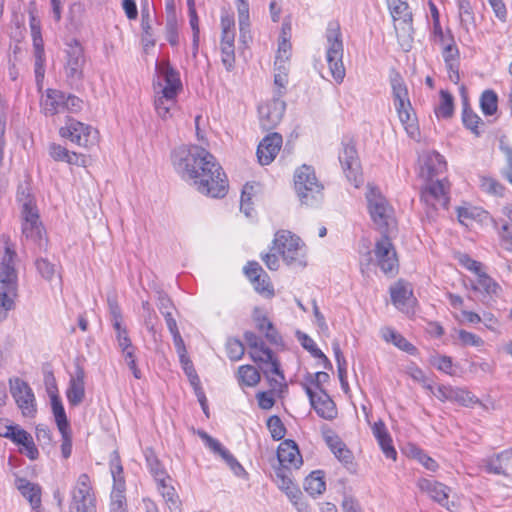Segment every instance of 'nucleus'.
<instances>
[{
    "mask_svg": "<svg viewBox=\"0 0 512 512\" xmlns=\"http://www.w3.org/2000/svg\"><path fill=\"white\" fill-rule=\"evenodd\" d=\"M421 201L426 213L433 217L437 210L448 209L450 201V182L446 179H427L421 189Z\"/></svg>",
    "mask_w": 512,
    "mask_h": 512,
    "instance_id": "10",
    "label": "nucleus"
},
{
    "mask_svg": "<svg viewBox=\"0 0 512 512\" xmlns=\"http://www.w3.org/2000/svg\"><path fill=\"white\" fill-rule=\"evenodd\" d=\"M235 21L233 16H221L220 51L221 61L225 69L230 72L235 67Z\"/></svg>",
    "mask_w": 512,
    "mask_h": 512,
    "instance_id": "14",
    "label": "nucleus"
},
{
    "mask_svg": "<svg viewBox=\"0 0 512 512\" xmlns=\"http://www.w3.org/2000/svg\"><path fill=\"white\" fill-rule=\"evenodd\" d=\"M32 38H33V47H34V57H35V78L37 84L40 86L43 82L45 75V53H44V44L41 36L40 28L34 24H31Z\"/></svg>",
    "mask_w": 512,
    "mask_h": 512,
    "instance_id": "27",
    "label": "nucleus"
},
{
    "mask_svg": "<svg viewBox=\"0 0 512 512\" xmlns=\"http://www.w3.org/2000/svg\"><path fill=\"white\" fill-rule=\"evenodd\" d=\"M326 42V61L331 76L337 84H341L344 81L346 70L343 64L342 33L337 22L329 23L326 30Z\"/></svg>",
    "mask_w": 512,
    "mask_h": 512,
    "instance_id": "8",
    "label": "nucleus"
},
{
    "mask_svg": "<svg viewBox=\"0 0 512 512\" xmlns=\"http://www.w3.org/2000/svg\"><path fill=\"white\" fill-rule=\"evenodd\" d=\"M267 427L270 431L271 437L274 440L278 441L284 438L286 434V428L279 416H270L267 420Z\"/></svg>",
    "mask_w": 512,
    "mask_h": 512,
    "instance_id": "50",
    "label": "nucleus"
},
{
    "mask_svg": "<svg viewBox=\"0 0 512 512\" xmlns=\"http://www.w3.org/2000/svg\"><path fill=\"white\" fill-rule=\"evenodd\" d=\"M244 271L250 281H254L255 279L259 278L262 274L266 273L260 266V264L256 261L248 262V264L244 268Z\"/></svg>",
    "mask_w": 512,
    "mask_h": 512,
    "instance_id": "64",
    "label": "nucleus"
},
{
    "mask_svg": "<svg viewBox=\"0 0 512 512\" xmlns=\"http://www.w3.org/2000/svg\"><path fill=\"white\" fill-rule=\"evenodd\" d=\"M476 277V283L472 286L475 291L487 295L497 294L500 289L499 285L485 271H482Z\"/></svg>",
    "mask_w": 512,
    "mask_h": 512,
    "instance_id": "41",
    "label": "nucleus"
},
{
    "mask_svg": "<svg viewBox=\"0 0 512 512\" xmlns=\"http://www.w3.org/2000/svg\"><path fill=\"white\" fill-rule=\"evenodd\" d=\"M237 380L240 386L254 387L260 380V372L252 365H241L237 370Z\"/></svg>",
    "mask_w": 512,
    "mask_h": 512,
    "instance_id": "37",
    "label": "nucleus"
},
{
    "mask_svg": "<svg viewBox=\"0 0 512 512\" xmlns=\"http://www.w3.org/2000/svg\"><path fill=\"white\" fill-rule=\"evenodd\" d=\"M10 392L22 415L34 417L37 412L36 399L29 384L20 378L10 380Z\"/></svg>",
    "mask_w": 512,
    "mask_h": 512,
    "instance_id": "16",
    "label": "nucleus"
},
{
    "mask_svg": "<svg viewBox=\"0 0 512 512\" xmlns=\"http://www.w3.org/2000/svg\"><path fill=\"white\" fill-rule=\"evenodd\" d=\"M66 62L64 71L70 82H78L83 78V68L85 64L84 50L80 43L74 40L68 44L65 51Z\"/></svg>",
    "mask_w": 512,
    "mask_h": 512,
    "instance_id": "18",
    "label": "nucleus"
},
{
    "mask_svg": "<svg viewBox=\"0 0 512 512\" xmlns=\"http://www.w3.org/2000/svg\"><path fill=\"white\" fill-rule=\"evenodd\" d=\"M382 233V236L376 240L373 254L377 266L386 275H395L398 272L399 262L395 247L388 236Z\"/></svg>",
    "mask_w": 512,
    "mask_h": 512,
    "instance_id": "13",
    "label": "nucleus"
},
{
    "mask_svg": "<svg viewBox=\"0 0 512 512\" xmlns=\"http://www.w3.org/2000/svg\"><path fill=\"white\" fill-rule=\"evenodd\" d=\"M286 104L280 98L274 97L271 101L258 107L259 122L263 130L274 129L282 120Z\"/></svg>",
    "mask_w": 512,
    "mask_h": 512,
    "instance_id": "20",
    "label": "nucleus"
},
{
    "mask_svg": "<svg viewBox=\"0 0 512 512\" xmlns=\"http://www.w3.org/2000/svg\"><path fill=\"white\" fill-rule=\"evenodd\" d=\"M381 337L386 342L393 343L397 348L400 350L407 352L411 355H414L417 351L416 347L410 343L404 336H402L400 333H398L396 330H394L391 327H383L380 330Z\"/></svg>",
    "mask_w": 512,
    "mask_h": 512,
    "instance_id": "35",
    "label": "nucleus"
},
{
    "mask_svg": "<svg viewBox=\"0 0 512 512\" xmlns=\"http://www.w3.org/2000/svg\"><path fill=\"white\" fill-rule=\"evenodd\" d=\"M109 466L114 484L119 485L120 487L121 485H124L125 479L123 475V466L121 463L119 453L117 451H113L111 453L109 459Z\"/></svg>",
    "mask_w": 512,
    "mask_h": 512,
    "instance_id": "46",
    "label": "nucleus"
},
{
    "mask_svg": "<svg viewBox=\"0 0 512 512\" xmlns=\"http://www.w3.org/2000/svg\"><path fill=\"white\" fill-rule=\"evenodd\" d=\"M460 263L469 271L473 272L476 276L479 273L484 271L483 264L479 261H476L470 258L468 255L464 254L459 258Z\"/></svg>",
    "mask_w": 512,
    "mask_h": 512,
    "instance_id": "60",
    "label": "nucleus"
},
{
    "mask_svg": "<svg viewBox=\"0 0 512 512\" xmlns=\"http://www.w3.org/2000/svg\"><path fill=\"white\" fill-rule=\"evenodd\" d=\"M158 490L160 491L167 508L171 511L177 510L180 507V499L174 487L166 483V478H161L157 481Z\"/></svg>",
    "mask_w": 512,
    "mask_h": 512,
    "instance_id": "39",
    "label": "nucleus"
},
{
    "mask_svg": "<svg viewBox=\"0 0 512 512\" xmlns=\"http://www.w3.org/2000/svg\"><path fill=\"white\" fill-rule=\"evenodd\" d=\"M156 73L154 106L158 116L167 120L177 106V97L183 86L179 72L168 61L157 63Z\"/></svg>",
    "mask_w": 512,
    "mask_h": 512,
    "instance_id": "3",
    "label": "nucleus"
},
{
    "mask_svg": "<svg viewBox=\"0 0 512 512\" xmlns=\"http://www.w3.org/2000/svg\"><path fill=\"white\" fill-rule=\"evenodd\" d=\"M454 110L453 96L445 90L440 91V103L435 108V114L438 118H449Z\"/></svg>",
    "mask_w": 512,
    "mask_h": 512,
    "instance_id": "43",
    "label": "nucleus"
},
{
    "mask_svg": "<svg viewBox=\"0 0 512 512\" xmlns=\"http://www.w3.org/2000/svg\"><path fill=\"white\" fill-rule=\"evenodd\" d=\"M480 107L486 116L494 115L498 108V96L493 90H485L480 97Z\"/></svg>",
    "mask_w": 512,
    "mask_h": 512,
    "instance_id": "44",
    "label": "nucleus"
},
{
    "mask_svg": "<svg viewBox=\"0 0 512 512\" xmlns=\"http://www.w3.org/2000/svg\"><path fill=\"white\" fill-rule=\"evenodd\" d=\"M326 488L325 481L321 471H313L305 478L304 489L310 495H319Z\"/></svg>",
    "mask_w": 512,
    "mask_h": 512,
    "instance_id": "40",
    "label": "nucleus"
},
{
    "mask_svg": "<svg viewBox=\"0 0 512 512\" xmlns=\"http://www.w3.org/2000/svg\"><path fill=\"white\" fill-rule=\"evenodd\" d=\"M221 458L227 463L230 469L236 476H243L246 474L243 466L237 461V459L229 452V450L222 451Z\"/></svg>",
    "mask_w": 512,
    "mask_h": 512,
    "instance_id": "57",
    "label": "nucleus"
},
{
    "mask_svg": "<svg viewBox=\"0 0 512 512\" xmlns=\"http://www.w3.org/2000/svg\"><path fill=\"white\" fill-rule=\"evenodd\" d=\"M409 375L415 381L422 383L423 387L426 390L430 391L434 395V393L436 392V388L434 387V385H432L431 383L427 382L425 374H424V372L420 368H418V367L410 368Z\"/></svg>",
    "mask_w": 512,
    "mask_h": 512,
    "instance_id": "59",
    "label": "nucleus"
},
{
    "mask_svg": "<svg viewBox=\"0 0 512 512\" xmlns=\"http://www.w3.org/2000/svg\"><path fill=\"white\" fill-rule=\"evenodd\" d=\"M391 87L394 100V106L397 111L400 122L405 131L411 138L419 136V129L416 124V118L409 100L407 87L402 77L396 73L391 77Z\"/></svg>",
    "mask_w": 512,
    "mask_h": 512,
    "instance_id": "6",
    "label": "nucleus"
},
{
    "mask_svg": "<svg viewBox=\"0 0 512 512\" xmlns=\"http://www.w3.org/2000/svg\"><path fill=\"white\" fill-rule=\"evenodd\" d=\"M226 351L230 360L238 361L243 357L245 347L239 339L230 338L226 343Z\"/></svg>",
    "mask_w": 512,
    "mask_h": 512,
    "instance_id": "52",
    "label": "nucleus"
},
{
    "mask_svg": "<svg viewBox=\"0 0 512 512\" xmlns=\"http://www.w3.org/2000/svg\"><path fill=\"white\" fill-rule=\"evenodd\" d=\"M458 338L464 346L480 347L484 344V341L481 337L466 330H459Z\"/></svg>",
    "mask_w": 512,
    "mask_h": 512,
    "instance_id": "54",
    "label": "nucleus"
},
{
    "mask_svg": "<svg viewBox=\"0 0 512 512\" xmlns=\"http://www.w3.org/2000/svg\"><path fill=\"white\" fill-rule=\"evenodd\" d=\"M96 510V498L88 474L79 475L72 490L70 512H92Z\"/></svg>",
    "mask_w": 512,
    "mask_h": 512,
    "instance_id": "12",
    "label": "nucleus"
},
{
    "mask_svg": "<svg viewBox=\"0 0 512 512\" xmlns=\"http://www.w3.org/2000/svg\"><path fill=\"white\" fill-rule=\"evenodd\" d=\"M390 295L392 303L401 311L408 313L412 307L415 299L413 298V291L409 284L399 280L390 288Z\"/></svg>",
    "mask_w": 512,
    "mask_h": 512,
    "instance_id": "25",
    "label": "nucleus"
},
{
    "mask_svg": "<svg viewBox=\"0 0 512 512\" xmlns=\"http://www.w3.org/2000/svg\"><path fill=\"white\" fill-rule=\"evenodd\" d=\"M271 249L282 256L287 266L303 268L307 264L305 244L290 231H278L275 234Z\"/></svg>",
    "mask_w": 512,
    "mask_h": 512,
    "instance_id": "7",
    "label": "nucleus"
},
{
    "mask_svg": "<svg viewBox=\"0 0 512 512\" xmlns=\"http://www.w3.org/2000/svg\"><path fill=\"white\" fill-rule=\"evenodd\" d=\"M299 340L301 341L302 346L308 350L311 355L315 358H319L323 362V366L326 369L331 370L333 368L330 360L326 357V355L317 347L315 341L306 334H302L299 336Z\"/></svg>",
    "mask_w": 512,
    "mask_h": 512,
    "instance_id": "42",
    "label": "nucleus"
},
{
    "mask_svg": "<svg viewBox=\"0 0 512 512\" xmlns=\"http://www.w3.org/2000/svg\"><path fill=\"white\" fill-rule=\"evenodd\" d=\"M22 234L37 244L40 248L46 249L47 240L45 231L39 220V214L32 199L28 198L22 204Z\"/></svg>",
    "mask_w": 512,
    "mask_h": 512,
    "instance_id": "11",
    "label": "nucleus"
},
{
    "mask_svg": "<svg viewBox=\"0 0 512 512\" xmlns=\"http://www.w3.org/2000/svg\"><path fill=\"white\" fill-rule=\"evenodd\" d=\"M145 458L150 471L155 476L156 481L161 478H166V473L162 469L161 464L152 449L145 450Z\"/></svg>",
    "mask_w": 512,
    "mask_h": 512,
    "instance_id": "49",
    "label": "nucleus"
},
{
    "mask_svg": "<svg viewBox=\"0 0 512 512\" xmlns=\"http://www.w3.org/2000/svg\"><path fill=\"white\" fill-rule=\"evenodd\" d=\"M38 272L46 280H51L55 274V266L50 263L47 259L39 258L35 262Z\"/></svg>",
    "mask_w": 512,
    "mask_h": 512,
    "instance_id": "55",
    "label": "nucleus"
},
{
    "mask_svg": "<svg viewBox=\"0 0 512 512\" xmlns=\"http://www.w3.org/2000/svg\"><path fill=\"white\" fill-rule=\"evenodd\" d=\"M277 458L280 463L279 467L298 469L302 464V456L298 446L293 440H284L277 449Z\"/></svg>",
    "mask_w": 512,
    "mask_h": 512,
    "instance_id": "24",
    "label": "nucleus"
},
{
    "mask_svg": "<svg viewBox=\"0 0 512 512\" xmlns=\"http://www.w3.org/2000/svg\"><path fill=\"white\" fill-rule=\"evenodd\" d=\"M460 91L464 98V108H463V115H462L463 123L466 126V128L470 129L473 133L478 135L480 133L479 125L480 124L482 125L483 122H482L481 118L475 112H473V110L471 108H469L467 106L466 97H465L466 88L464 85H461Z\"/></svg>",
    "mask_w": 512,
    "mask_h": 512,
    "instance_id": "38",
    "label": "nucleus"
},
{
    "mask_svg": "<svg viewBox=\"0 0 512 512\" xmlns=\"http://www.w3.org/2000/svg\"><path fill=\"white\" fill-rule=\"evenodd\" d=\"M1 435L18 445H21L24 441H28V437L30 436L27 431L18 425L5 426V431Z\"/></svg>",
    "mask_w": 512,
    "mask_h": 512,
    "instance_id": "48",
    "label": "nucleus"
},
{
    "mask_svg": "<svg viewBox=\"0 0 512 512\" xmlns=\"http://www.w3.org/2000/svg\"><path fill=\"white\" fill-rule=\"evenodd\" d=\"M244 339L249 349L250 358L258 364L260 370L267 378L270 391L259 392L256 397L258 405L264 410L273 407L275 401L273 392L281 391L286 387L285 376L281 370L280 362L273 351L266 346L263 339L254 332L247 331L244 333Z\"/></svg>",
    "mask_w": 512,
    "mask_h": 512,
    "instance_id": "2",
    "label": "nucleus"
},
{
    "mask_svg": "<svg viewBox=\"0 0 512 512\" xmlns=\"http://www.w3.org/2000/svg\"><path fill=\"white\" fill-rule=\"evenodd\" d=\"M480 188L483 192L494 196H502L504 192L503 185L493 177L481 176Z\"/></svg>",
    "mask_w": 512,
    "mask_h": 512,
    "instance_id": "47",
    "label": "nucleus"
},
{
    "mask_svg": "<svg viewBox=\"0 0 512 512\" xmlns=\"http://www.w3.org/2000/svg\"><path fill=\"white\" fill-rule=\"evenodd\" d=\"M251 282L258 293L266 294L268 296H272L274 294L273 286L267 273L262 274L259 278Z\"/></svg>",
    "mask_w": 512,
    "mask_h": 512,
    "instance_id": "53",
    "label": "nucleus"
},
{
    "mask_svg": "<svg viewBox=\"0 0 512 512\" xmlns=\"http://www.w3.org/2000/svg\"><path fill=\"white\" fill-rule=\"evenodd\" d=\"M275 482L281 490L285 491L290 500L297 505L302 492L292 480L291 469L277 467L275 469Z\"/></svg>",
    "mask_w": 512,
    "mask_h": 512,
    "instance_id": "29",
    "label": "nucleus"
},
{
    "mask_svg": "<svg viewBox=\"0 0 512 512\" xmlns=\"http://www.w3.org/2000/svg\"><path fill=\"white\" fill-rule=\"evenodd\" d=\"M283 139L279 133L273 132L266 135L257 147V158L261 165L270 164L279 153Z\"/></svg>",
    "mask_w": 512,
    "mask_h": 512,
    "instance_id": "21",
    "label": "nucleus"
},
{
    "mask_svg": "<svg viewBox=\"0 0 512 512\" xmlns=\"http://www.w3.org/2000/svg\"><path fill=\"white\" fill-rule=\"evenodd\" d=\"M421 173L427 179H434L436 176L446 171V161L442 155L436 151L425 153L422 158Z\"/></svg>",
    "mask_w": 512,
    "mask_h": 512,
    "instance_id": "30",
    "label": "nucleus"
},
{
    "mask_svg": "<svg viewBox=\"0 0 512 512\" xmlns=\"http://www.w3.org/2000/svg\"><path fill=\"white\" fill-rule=\"evenodd\" d=\"M339 161L347 179L358 187L362 182L360 173V161L355 145L351 142H343L339 152Z\"/></svg>",
    "mask_w": 512,
    "mask_h": 512,
    "instance_id": "17",
    "label": "nucleus"
},
{
    "mask_svg": "<svg viewBox=\"0 0 512 512\" xmlns=\"http://www.w3.org/2000/svg\"><path fill=\"white\" fill-rule=\"evenodd\" d=\"M4 254L0 262V321L7 318L8 311L14 309L17 296L16 270L17 253L8 237H3Z\"/></svg>",
    "mask_w": 512,
    "mask_h": 512,
    "instance_id": "4",
    "label": "nucleus"
},
{
    "mask_svg": "<svg viewBox=\"0 0 512 512\" xmlns=\"http://www.w3.org/2000/svg\"><path fill=\"white\" fill-rule=\"evenodd\" d=\"M125 484L119 485L114 484L111 492V511L117 512L123 510L126 504V498L124 495Z\"/></svg>",
    "mask_w": 512,
    "mask_h": 512,
    "instance_id": "51",
    "label": "nucleus"
},
{
    "mask_svg": "<svg viewBox=\"0 0 512 512\" xmlns=\"http://www.w3.org/2000/svg\"><path fill=\"white\" fill-rule=\"evenodd\" d=\"M372 432L384 455L389 459L396 460L397 452L392 444L391 436L384 422L381 420L375 422L372 426Z\"/></svg>",
    "mask_w": 512,
    "mask_h": 512,
    "instance_id": "32",
    "label": "nucleus"
},
{
    "mask_svg": "<svg viewBox=\"0 0 512 512\" xmlns=\"http://www.w3.org/2000/svg\"><path fill=\"white\" fill-rule=\"evenodd\" d=\"M253 190L252 186L246 184L243 188L241 200H240V209L245 213L246 216H251L253 207L251 203V191Z\"/></svg>",
    "mask_w": 512,
    "mask_h": 512,
    "instance_id": "58",
    "label": "nucleus"
},
{
    "mask_svg": "<svg viewBox=\"0 0 512 512\" xmlns=\"http://www.w3.org/2000/svg\"><path fill=\"white\" fill-rule=\"evenodd\" d=\"M434 395L442 402L450 401L463 407H473L482 404L481 401L467 388L438 385Z\"/></svg>",
    "mask_w": 512,
    "mask_h": 512,
    "instance_id": "19",
    "label": "nucleus"
},
{
    "mask_svg": "<svg viewBox=\"0 0 512 512\" xmlns=\"http://www.w3.org/2000/svg\"><path fill=\"white\" fill-rule=\"evenodd\" d=\"M323 438L334 456L344 465H352L354 455L342 439L331 429L323 432Z\"/></svg>",
    "mask_w": 512,
    "mask_h": 512,
    "instance_id": "22",
    "label": "nucleus"
},
{
    "mask_svg": "<svg viewBox=\"0 0 512 512\" xmlns=\"http://www.w3.org/2000/svg\"><path fill=\"white\" fill-rule=\"evenodd\" d=\"M366 200L369 214L377 229L385 234H390L395 230L394 209L380 190L374 186H369Z\"/></svg>",
    "mask_w": 512,
    "mask_h": 512,
    "instance_id": "5",
    "label": "nucleus"
},
{
    "mask_svg": "<svg viewBox=\"0 0 512 512\" xmlns=\"http://www.w3.org/2000/svg\"><path fill=\"white\" fill-rule=\"evenodd\" d=\"M442 54L448 71V78L454 84L460 81L459 74V50L454 42L453 37L449 38V42L442 45Z\"/></svg>",
    "mask_w": 512,
    "mask_h": 512,
    "instance_id": "26",
    "label": "nucleus"
},
{
    "mask_svg": "<svg viewBox=\"0 0 512 512\" xmlns=\"http://www.w3.org/2000/svg\"><path fill=\"white\" fill-rule=\"evenodd\" d=\"M15 487L21 495L28 500L32 509H38L41 505V487L23 477L15 478Z\"/></svg>",
    "mask_w": 512,
    "mask_h": 512,
    "instance_id": "31",
    "label": "nucleus"
},
{
    "mask_svg": "<svg viewBox=\"0 0 512 512\" xmlns=\"http://www.w3.org/2000/svg\"><path fill=\"white\" fill-rule=\"evenodd\" d=\"M171 157L176 171L201 194L212 198H222L227 194V177L206 149L198 145L180 146Z\"/></svg>",
    "mask_w": 512,
    "mask_h": 512,
    "instance_id": "1",
    "label": "nucleus"
},
{
    "mask_svg": "<svg viewBox=\"0 0 512 512\" xmlns=\"http://www.w3.org/2000/svg\"><path fill=\"white\" fill-rule=\"evenodd\" d=\"M414 457L427 469L435 472L438 469L437 462L430 456L426 455L423 451L417 449L414 452Z\"/></svg>",
    "mask_w": 512,
    "mask_h": 512,
    "instance_id": "63",
    "label": "nucleus"
},
{
    "mask_svg": "<svg viewBox=\"0 0 512 512\" xmlns=\"http://www.w3.org/2000/svg\"><path fill=\"white\" fill-rule=\"evenodd\" d=\"M291 43L286 37V33L283 30L281 40L278 44V50L275 59L276 60H290L291 57Z\"/></svg>",
    "mask_w": 512,
    "mask_h": 512,
    "instance_id": "56",
    "label": "nucleus"
},
{
    "mask_svg": "<svg viewBox=\"0 0 512 512\" xmlns=\"http://www.w3.org/2000/svg\"><path fill=\"white\" fill-rule=\"evenodd\" d=\"M51 407L59 432H64V429L69 428V423L60 397L54 396L51 399Z\"/></svg>",
    "mask_w": 512,
    "mask_h": 512,
    "instance_id": "45",
    "label": "nucleus"
},
{
    "mask_svg": "<svg viewBox=\"0 0 512 512\" xmlns=\"http://www.w3.org/2000/svg\"><path fill=\"white\" fill-rule=\"evenodd\" d=\"M85 373L80 367H77L74 375L69 380L66 390V397L71 406L80 405L85 398Z\"/></svg>",
    "mask_w": 512,
    "mask_h": 512,
    "instance_id": "28",
    "label": "nucleus"
},
{
    "mask_svg": "<svg viewBox=\"0 0 512 512\" xmlns=\"http://www.w3.org/2000/svg\"><path fill=\"white\" fill-rule=\"evenodd\" d=\"M433 365L440 371L453 375L452 359L448 356H438L434 358Z\"/></svg>",
    "mask_w": 512,
    "mask_h": 512,
    "instance_id": "62",
    "label": "nucleus"
},
{
    "mask_svg": "<svg viewBox=\"0 0 512 512\" xmlns=\"http://www.w3.org/2000/svg\"><path fill=\"white\" fill-rule=\"evenodd\" d=\"M59 134L82 147L94 145L98 139L96 129L73 118H68L65 126L60 128Z\"/></svg>",
    "mask_w": 512,
    "mask_h": 512,
    "instance_id": "15",
    "label": "nucleus"
},
{
    "mask_svg": "<svg viewBox=\"0 0 512 512\" xmlns=\"http://www.w3.org/2000/svg\"><path fill=\"white\" fill-rule=\"evenodd\" d=\"M312 407L323 419L332 420L337 416L335 403L324 390H321Z\"/></svg>",
    "mask_w": 512,
    "mask_h": 512,
    "instance_id": "34",
    "label": "nucleus"
},
{
    "mask_svg": "<svg viewBox=\"0 0 512 512\" xmlns=\"http://www.w3.org/2000/svg\"><path fill=\"white\" fill-rule=\"evenodd\" d=\"M238 13V23L246 25L250 21L249 4L247 0H235Z\"/></svg>",
    "mask_w": 512,
    "mask_h": 512,
    "instance_id": "61",
    "label": "nucleus"
},
{
    "mask_svg": "<svg viewBox=\"0 0 512 512\" xmlns=\"http://www.w3.org/2000/svg\"><path fill=\"white\" fill-rule=\"evenodd\" d=\"M417 487L421 492L427 494L431 499L448 509V496L450 488L434 479L420 478Z\"/></svg>",
    "mask_w": 512,
    "mask_h": 512,
    "instance_id": "23",
    "label": "nucleus"
},
{
    "mask_svg": "<svg viewBox=\"0 0 512 512\" xmlns=\"http://www.w3.org/2000/svg\"><path fill=\"white\" fill-rule=\"evenodd\" d=\"M65 93L57 89H47L41 100V107L46 115H55L64 111Z\"/></svg>",
    "mask_w": 512,
    "mask_h": 512,
    "instance_id": "33",
    "label": "nucleus"
},
{
    "mask_svg": "<svg viewBox=\"0 0 512 512\" xmlns=\"http://www.w3.org/2000/svg\"><path fill=\"white\" fill-rule=\"evenodd\" d=\"M390 13L394 21H402L409 26L412 22V15L409 12L408 4L405 0H387Z\"/></svg>",
    "mask_w": 512,
    "mask_h": 512,
    "instance_id": "36",
    "label": "nucleus"
},
{
    "mask_svg": "<svg viewBox=\"0 0 512 512\" xmlns=\"http://www.w3.org/2000/svg\"><path fill=\"white\" fill-rule=\"evenodd\" d=\"M294 186L299 200L307 206H314L322 199L323 185L318 181L311 166L302 165L294 174Z\"/></svg>",
    "mask_w": 512,
    "mask_h": 512,
    "instance_id": "9",
    "label": "nucleus"
}]
</instances>
